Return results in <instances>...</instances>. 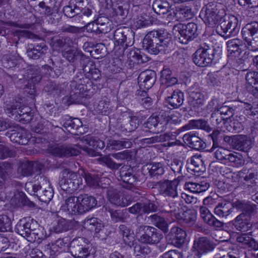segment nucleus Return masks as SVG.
Returning a JSON list of instances; mask_svg holds the SVG:
<instances>
[{
	"instance_id": "nucleus-30",
	"label": "nucleus",
	"mask_w": 258,
	"mask_h": 258,
	"mask_svg": "<svg viewBox=\"0 0 258 258\" xmlns=\"http://www.w3.org/2000/svg\"><path fill=\"white\" fill-rule=\"evenodd\" d=\"M236 241L242 246L250 248L254 251L258 250V242L247 233H241L236 236Z\"/></svg>"
},
{
	"instance_id": "nucleus-34",
	"label": "nucleus",
	"mask_w": 258,
	"mask_h": 258,
	"mask_svg": "<svg viewBox=\"0 0 258 258\" xmlns=\"http://www.w3.org/2000/svg\"><path fill=\"white\" fill-rule=\"evenodd\" d=\"M46 50L47 46L45 43L41 42L33 46L32 47H29L27 50V54L29 58L36 59L44 55Z\"/></svg>"
},
{
	"instance_id": "nucleus-58",
	"label": "nucleus",
	"mask_w": 258,
	"mask_h": 258,
	"mask_svg": "<svg viewBox=\"0 0 258 258\" xmlns=\"http://www.w3.org/2000/svg\"><path fill=\"white\" fill-rule=\"evenodd\" d=\"M69 243L68 237L58 238L54 243H52L50 247V254L51 256L54 255L58 252V249H61Z\"/></svg>"
},
{
	"instance_id": "nucleus-22",
	"label": "nucleus",
	"mask_w": 258,
	"mask_h": 258,
	"mask_svg": "<svg viewBox=\"0 0 258 258\" xmlns=\"http://www.w3.org/2000/svg\"><path fill=\"white\" fill-rule=\"evenodd\" d=\"M130 213L139 215L143 214L155 212L157 211V206L153 203L148 201L147 202H138L127 209Z\"/></svg>"
},
{
	"instance_id": "nucleus-48",
	"label": "nucleus",
	"mask_w": 258,
	"mask_h": 258,
	"mask_svg": "<svg viewBox=\"0 0 258 258\" xmlns=\"http://www.w3.org/2000/svg\"><path fill=\"white\" fill-rule=\"evenodd\" d=\"M171 231L175 233V237L173 242L174 245L178 247H181L184 243L186 234L185 231L178 227L172 228Z\"/></svg>"
},
{
	"instance_id": "nucleus-43",
	"label": "nucleus",
	"mask_w": 258,
	"mask_h": 258,
	"mask_svg": "<svg viewBox=\"0 0 258 258\" xmlns=\"http://www.w3.org/2000/svg\"><path fill=\"white\" fill-rule=\"evenodd\" d=\"M139 120L137 116L127 117L120 125V130L122 132L130 133L134 131L139 125Z\"/></svg>"
},
{
	"instance_id": "nucleus-7",
	"label": "nucleus",
	"mask_w": 258,
	"mask_h": 258,
	"mask_svg": "<svg viewBox=\"0 0 258 258\" xmlns=\"http://www.w3.org/2000/svg\"><path fill=\"white\" fill-rule=\"evenodd\" d=\"M221 7L219 4H209L202 9L200 16L207 25L213 27L224 18L226 12Z\"/></svg>"
},
{
	"instance_id": "nucleus-4",
	"label": "nucleus",
	"mask_w": 258,
	"mask_h": 258,
	"mask_svg": "<svg viewBox=\"0 0 258 258\" xmlns=\"http://www.w3.org/2000/svg\"><path fill=\"white\" fill-rule=\"evenodd\" d=\"M97 204L94 197L81 194L78 197L71 196L66 199L63 207L72 215H82L95 208Z\"/></svg>"
},
{
	"instance_id": "nucleus-51",
	"label": "nucleus",
	"mask_w": 258,
	"mask_h": 258,
	"mask_svg": "<svg viewBox=\"0 0 258 258\" xmlns=\"http://www.w3.org/2000/svg\"><path fill=\"white\" fill-rule=\"evenodd\" d=\"M181 219L187 226H193L197 220V213L195 210L188 209L184 211L181 217Z\"/></svg>"
},
{
	"instance_id": "nucleus-17",
	"label": "nucleus",
	"mask_w": 258,
	"mask_h": 258,
	"mask_svg": "<svg viewBox=\"0 0 258 258\" xmlns=\"http://www.w3.org/2000/svg\"><path fill=\"white\" fill-rule=\"evenodd\" d=\"M37 176V180H39V177L40 178V188L37 192V197L40 201L47 203L53 198V189L50 187L49 182L43 175L39 174Z\"/></svg>"
},
{
	"instance_id": "nucleus-21",
	"label": "nucleus",
	"mask_w": 258,
	"mask_h": 258,
	"mask_svg": "<svg viewBox=\"0 0 258 258\" xmlns=\"http://www.w3.org/2000/svg\"><path fill=\"white\" fill-rule=\"evenodd\" d=\"M156 79V72L147 70L140 74L138 78V84L141 89L149 90L153 86Z\"/></svg>"
},
{
	"instance_id": "nucleus-59",
	"label": "nucleus",
	"mask_w": 258,
	"mask_h": 258,
	"mask_svg": "<svg viewBox=\"0 0 258 258\" xmlns=\"http://www.w3.org/2000/svg\"><path fill=\"white\" fill-rule=\"evenodd\" d=\"M172 170L174 173H177L185 176L187 175V168H183V163L181 160L174 159L170 165Z\"/></svg>"
},
{
	"instance_id": "nucleus-41",
	"label": "nucleus",
	"mask_w": 258,
	"mask_h": 258,
	"mask_svg": "<svg viewBox=\"0 0 258 258\" xmlns=\"http://www.w3.org/2000/svg\"><path fill=\"white\" fill-rule=\"evenodd\" d=\"M236 104L237 103L235 101L229 103L228 104H226V103H224L220 107H217L216 108L226 119H228L232 117L235 113H237Z\"/></svg>"
},
{
	"instance_id": "nucleus-19",
	"label": "nucleus",
	"mask_w": 258,
	"mask_h": 258,
	"mask_svg": "<svg viewBox=\"0 0 258 258\" xmlns=\"http://www.w3.org/2000/svg\"><path fill=\"white\" fill-rule=\"evenodd\" d=\"M232 148L240 152H248L253 147V143L250 137L237 135L232 140Z\"/></svg>"
},
{
	"instance_id": "nucleus-36",
	"label": "nucleus",
	"mask_w": 258,
	"mask_h": 258,
	"mask_svg": "<svg viewBox=\"0 0 258 258\" xmlns=\"http://www.w3.org/2000/svg\"><path fill=\"white\" fill-rule=\"evenodd\" d=\"M2 61L5 68L10 69L17 66L22 59L17 53H14L4 55Z\"/></svg>"
},
{
	"instance_id": "nucleus-53",
	"label": "nucleus",
	"mask_w": 258,
	"mask_h": 258,
	"mask_svg": "<svg viewBox=\"0 0 258 258\" xmlns=\"http://www.w3.org/2000/svg\"><path fill=\"white\" fill-rule=\"evenodd\" d=\"M226 161L230 162L232 166L235 167L242 166L245 163V160L242 155L235 152H230Z\"/></svg>"
},
{
	"instance_id": "nucleus-16",
	"label": "nucleus",
	"mask_w": 258,
	"mask_h": 258,
	"mask_svg": "<svg viewBox=\"0 0 258 258\" xmlns=\"http://www.w3.org/2000/svg\"><path fill=\"white\" fill-rule=\"evenodd\" d=\"M106 192L107 198L112 204L124 207L127 206L131 203L130 199L122 195L119 190L112 187H108Z\"/></svg>"
},
{
	"instance_id": "nucleus-62",
	"label": "nucleus",
	"mask_w": 258,
	"mask_h": 258,
	"mask_svg": "<svg viewBox=\"0 0 258 258\" xmlns=\"http://www.w3.org/2000/svg\"><path fill=\"white\" fill-rule=\"evenodd\" d=\"M111 154L105 155L98 159L101 163L104 164L108 168L112 170H117L121 166V164L115 162L111 158Z\"/></svg>"
},
{
	"instance_id": "nucleus-15",
	"label": "nucleus",
	"mask_w": 258,
	"mask_h": 258,
	"mask_svg": "<svg viewBox=\"0 0 258 258\" xmlns=\"http://www.w3.org/2000/svg\"><path fill=\"white\" fill-rule=\"evenodd\" d=\"M167 120L162 115H152L143 124V127L150 133L158 134L166 128Z\"/></svg>"
},
{
	"instance_id": "nucleus-10",
	"label": "nucleus",
	"mask_w": 258,
	"mask_h": 258,
	"mask_svg": "<svg viewBox=\"0 0 258 258\" xmlns=\"http://www.w3.org/2000/svg\"><path fill=\"white\" fill-rule=\"evenodd\" d=\"M215 57V49L206 43L200 47L192 55L193 62L199 67H204L211 63Z\"/></svg>"
},
{
	"instance_id": "nucleus-5",
	"label": "nucleus",
	"mask_w": 258,
	"mask_h": 258,
	"mask_svg": "<svg viewBox=\"0 0 258 258\" xmlns=\"http://www.w3.org/2000/svg\"><path fill=\"white\" fill-rule=\"evenodd\" d=\"M4 110L9 117L20 122H29L33 116L29 107L22 106V103L16 99L7 101Z\"/></svg>"
},
{
	"instance_id": "nucleus-50",
	"label": "nucleus",
	"mask_w": 258,
	"mask_h": 258,
	"mask_svg": "<svg viewBox=\"0 0 258 258\" xmlns=\"http://www.w3.org/2000/svg\"><path fill=\"white\" fill-rule=\"evenodd\" d=\"M205 100V96L203 94L198 92H192L190 95L189 102L193 107L199 108L203 105Z\"/></svg>"
},
{
	"instance_id": "nucleus-11",
	"label": "nucleus",
	"mask_w": 258,
	"mask_h": 258,
	"mask_svg": "<svg viewBox=\"0 0 258 258\" xmlns=\"http://www.w3.org/2000/svg\"><path fill=\"white\" fill-rule=\"evenodd\" d=\"M63 177L59 181L63 190L72 193L77 190L82 183L81 177L77 173L69 169L63 171Z\"/></svg>"
},
{
	"instance_id": "nucleus-52",
	"label": "nucleus",
	"mask_w": 258,
	"mask_h": 258,
	"mask_svg": "<svg viewBox=\"0 0 258 258\" xmlns=\"http://www.w3.org/2000/svg\"><path fill=\"white\" fill-rule=\"evenodd\" d=\"M114 15L113 18L117 24H121L123 22L128 14V10L123 6H118L114 9Z\"/></svg>"
},
{
	"instance_id": "nucleus-54",
	"label": "nucleus",
	"mask_w": 258,
	"mask_h": 258,
	"mask_svg": "<svg viewBox=\"0 0 258 258\" xmlns=\"http://www.w3.org/2000/svg\"><path fill=\"white\" fill-rule=\"evenodd\" d=\"M98 25L99 28V33H106L112 29V22L105 17H99L97 19Z\"/></svg>"
},
{
	"instance_id": "nucleus-29",
	"label": "nucleus",
	"mask_w": 258,
	"mask_h": 258,
	"mask_svg": "<svg viewBox=\"0 0 258 258\" xmlns=\"http://www.w3.org/2000/svg\"><path fill=\"white\" fill-rule=\"evenodd\" d=\"M169 94L171 95L166 97V102L173 108L181 106L184 101V94L180 90H172Z\"/></svg>"
},
{
	"instance_id": "nucleus-63",
	"label": "nucleus",
	"mask_w": 258,
	"mask_h": 258,
	"mask_svg": "<svg viewBox=\"0 0 258 258\" xmlns=\"http://www.w3.org/2000/svg\"><path fill=\"white\" fill-rule=\"evenodd\" d=\"M119 176L124 185L135 184L137 181L136 177L128 170H121Z\"/></svg>"
},
{
	"instance_id": "nucleus-13",
	"label": "nucleus",
	"mask_w": 258,
	"mask_h": 258,
	"mask_svg": "<svg viewBox=\"0 0 258 258\" xmlns=\"http://www.w3.org/2000/svg\"><path fill=\"white\" fill-rule=\"evenodd\" d=\"M216 243L207 236L195 237L191 248L195 258H201L202 255L212 251Z\"/></svg>"
},
{
	"instance_id": "nucleus-25",
	"label": "nucleus",
	"mask_w": 258,
	"mask_h": 258,
	"mask_svg": "<svg viewBox=\"0 0 258 258\" xmlns=\"http://www.w3.org/2000/svg\"><path fill=\"white\" fill-rule=\"evenodd\" d=\"M246 91L258 98V72L250 71L245 75Z\"/></svg>"
},
{
	"instance_id": "nucleus-26",
	"label": "nucleus",
	"mask_w": 258,
	"mask_h": 258,
	"mask_svg": "<svg viewBox=\"0 0 258 258\" xmlns=\"http://www.w3.org/2000/svg\"><path fill=\"white\" fill-rule=\"evenodd\" d=\"M234 203L223 201L219 203L215 207L214 213L220 219H226L233 211Z\"/></svg>"
},
{
	"instance_id": "nucleus-57",
	"label": "nucleus",
	"mask_w": 258,
	"mask_h": 258,
	"mask_svg": "<svg viewBox=\"0 0 258 258\" xmlns=\"http://www.w3.org/2000/svg\"><path fill=\"white\" fill-rule=\"evenodd\" d=\"M83 96L79 92L76 91L73 88H71L70 95L66 96L63 98V101L64 103H68L70 105L72 103H78L82 100Z\"/></svg>"
},
{
	"instance_id": "nucleus-6",
	"label": "nucleus",
	"mask_w": 258,
	"mask_h": 258,
	"mask_svg": "<svg viewBox=\"0 0 258 258\" xmlns=\"http://www.w3.org/2000/svg\"><path fill=\"white\" fill-rule=\"evenodd\" d=\"M133 36L132 30L128 27H121L114 31V52L117 57L122 56L125 50L133 44Z\"/></svg>"
},
{
	"instance_id": "nucleus-61",
	"label": "nucleus",
	"mask_w": 258,
	"mask_h": 258,
	"mask_svg": "<svg viewBox=\"0 0 258 258\" xmlns=\"http://www.w3.org/2000/svg\"><path fill=\"white\" fill-rule=\"evenodd\" d=\"M81 175L90 187L96 188L99 185V177L97 175L84 172Z\"/></svg>"
},
{
	"instance_id": "nucleus-28",
	"label": "nucleus",
	"mask_w": 258,
	"mask_h": 258,
	"mask_svg": "<svg viewBox=\"0 0 258 258\" xmlns=\"http://www.w3.org/2000/svg\"><path fill=\"white\" fill-rule=\"evenodd\" d=\"M154 11L158 15H167L168 18L172 15L171 6L166 0H155L152 4Z\"/></svg>"
},
{
	"instance_id": "nucleus-20",
	"label": "nucleus",
	"mask_w": 258,
	"mask_h": 258,
	"mask_svg": "<svg viewBox=\"0 0 258 258\" xmlns=\"http://www.w3.org/2000/svg\"><path fill=\"white\" fill-rule=\"evenodd\" d=\"M37 226V222L32 219L23 218L16 225V232L27 240L33 230Z\"/></svg>"
},
{
	"instance_id": "nucleus-47",
	"label": "nucleus",
	"mask_w": 258,
	"mask_h": 258,
	"mask_svg": "<svg viewBox=\"0 0 258 258\" xmlns=\"http://www.w3.org/2000/svg\"><path fill=\"white\" fill-rule=\"evenodd\" d=\"M173 14L174 17L180 19H189L193 16L191 9L185 6L176 7L175 10L173 11Z\"/></svg>"
},
{
	"instance_id": "nucleus-40",
	"label": "nucleus",
	"mask_w": 258,
	"mask_h": 258,
	"mask_svg": "<svg viewBox=\"0 0 258 258\" xmlns=\"http://www.w3.org/2000/svg\"><path fill=\"white\" fill-rule=\"evenodd\" d=\"M151 223L164 233L168 232V224L165 218L158 215L157 214L152 215L149 217Z\"/></svg>"
},
{
	"instance_id": "nucleus-8",
	"label": "nucleus",
	"mask_w": 258,
	"mask_h": 258,
	"mask_svg": "<svg viewBox=\"0 0 258 258\" xmlns=\"http://www.w3.org/2000/svg\"><path fill=\"white\" fill-rule=\"evenodd\" d=\"M139 241L142 243L154 245L160 242L163 235L157 229L149 225H140L136 230Z\"/></svg>"
},
{
	"instance_id": "nucleus-46",
	"label": "nucleus",
	"mask_w": 258,
	"mask_h": 258,
	"mask_svg": "<svg viewBox=\"0 0 258 258\" xmlns=\"http://www.w3.org/2000/svg\"><path fill=\"white\" fill-rule=\"evenodd\" d=\"M118 232L122 236L125 244L131 246V244L133 242L134 236L131 229L126 225L121 224L118 227Z\"/></svg>"
},
{
	"instance_id": "nucleus-45",
	"label": "nucleus",
	"mask_w": 258,
	"mask_h": 258,
	"mask_svg": "<svg viewBox=\"0 0 258 258\" xmlns=\"http://www.w3.org/2000/svg\"><path fill=\"white\" fill-rule=\"evenodd\" d=\"M43 90L47 94L52 95L53 96H58L63 93L64 90L61 85L56 84L52 81H48L44 86Z\"/></svg>"
},
{
	"instance_id": "nucleus-49",
	"label": "nucleus",
	"mask_w": 258,
	"mask_h": 258,
	"mask_svg": "<svg viewBox=\"0 0 258 258\" xmlns=\"http://www.w3.org/2000/svg\"><path fill=\"white\" fill-rule=\"evenodd\" d=\"M38 164L32 161L23 162L19 168V171L22 175L25 176H30L34 170H37Z\"/></svg>"
},
{
	"instance_id": "nucleus-64",
	"label": "nucleus",
	"mask_w": 258,
	"mask_h": 258,
	"mask_svg": "<svg viewBox=\"0 0 258 258\" xmlns=\"http://www.w3.org/2000/svg\"><path fill=\"white\" fill-rule=\"evenodd\" d=\"M106 49L103 44L98 43L93 46L92 49L90 50V53L95 58L99 59L105 55Z\"/></svg>"
},
{
	"instance_id": "nucleus-3",
	"label": "nucleus",
	"mask_w": 258,
	"mask_h": 258,
	"mask_svg": "<svg viewBox=\"0 0 258 258\" xmlns=\"http://www.w3.org/2000/svg\"><path fill=\"white\" fill-rule=\"evenodd\" d=\"M234 207L241 213L233 221V226L238 231H247L252 226V217L257 212L256 206L249 201H236Z\"/></svg>"
},
{
	"instance_id": "nucleus-37",
	"label": "nucleus",
	"mask_w": 258,
	"mask_h": 258,
	"mask_svg": "<svg viewBox=\"0 0 258 258\" xmlns=\"http://www.w3.org/2000/svg\"><path fill=\"white\" fill-rule=\"evenodd\" d=\"M187 171L190 169L195 174L196 173L203 172L206 170L205 165L201 155H194L190 159V165L187 167Z\"/></svg>"
},
{
	"instance_id": "nucleus-1",
	"label": "nucleus",
	"mask_w": 258,
	"mask_h": 258,
	"mask_svg": "<svg viewBox=\"0 0 258 258\" xmlns=\"http://www.w3.org/2000/svg\"><path fill=\"white\" fill-rule=\"evenodd\" d=\"M241 34L246 44L238 38L231 39L226 42L229 59H235L239 64L243 63V59L239 57L242 52L247 49L252 51L258 50V22L246 24L242 28Z\"/></svg>"
},
{
	"instance_id": "nucleus-18",
	"label": "nucleus",
	"mask_w": 258,
	"mask_h": 258,
	"mask_svg": "<svg viewBox=\"0 0 258 258\" xmlns=\"http://www.w3.org/2000/svg\"><path fill=\"white\" fill-rule=\"evenodd\" d=\"M75 146L61 145L51 147L48 149V152L52 155L59 157L77 156L80 153V151Z\"/></svg>"
},
{
	"instance_id": "nucleus-33",
	"label": "nucleus",
	"mask_w": 258,
	"mask_h": 258,
	"mask_svg": "<svg viewBox=\"0 0 258 258\" xmlns=\"http://www.w3.org/2000/svg\"><path fill=\"white\" fill-rule=\"evenodd\" d=\"M133 143L127 139H122L119 140H110L107 144L106 148L111 150H120L125 148L132 147Z\"/></svg>"
},
{
	"instance_id": "nucleus-14",
	"label": "nucleus",
	"mask_w": 258,
	"mask_h": 258,
	"mask_svg": "<svg viewBox=\"0 0 258 258\" xmlns=\"http://www.w3.org/2000/svg\"><path fill=\"white\" fill-rule=\"evenodd\" d=\"M179 181L180 180L177 178L173 180L167 179L163 181L158 182L160 195L166 198L169 201L172 199L177 201L179 199L177 186Z\"/></svg>"
},
{
	"instance_id": "nucleus-9",
	"label": "nucleus",
	"mask_w": 258,
	"mask_h": 258,
	"mask_svg": "<svg viewBox=\"0 0 258 258\" xmlns=\"http://www.w3.org/2000/svg\"><path fill=\"white\" fill-rule=\"evenodd\" d=\"M173 30L179 41L182 44H187L198 35V25L195 23H178L174 26Z\"/></svg>"
},
{
	"instance_id": "nucleus-38",
	"label": "nucleus",
	"mask_w": 258,
	"mask_h": 258,
	"mask_svg": "<svg viewBox=\"0 0 258 258\" xmlns=\"http://www.w3.org/2000/svg\"><path fill=\"white\" fill-rule=\"evenodd\" d=\"M83 123L81 120L78 118H73L67 116L64 119L63 126L69 132L71 133L73 131L76 130L80 134H82V132L80 131L82 127Z\"/></svg>"
},
{
	"instance_id": "nucleus-35",
	"label": "nucleus",
	"mask_w": 258,
	"mask_h": 258,
	"mask_svg": "<svg viewBox=\"0 0 258 258\" xmlns=\"http://www.w3.org/2000/svg\"><path fill=\"white\" fill-rule=\"evenodd\" d=\"M50 45L53 49L58 50L61 48H66L71 45L72 39L67 37L56 36L52 37L50 40Z\"/></svg>"
},
{
	"instance_id": "nucleus-32",
	"label": "nucleus",
	"mask_w": 258,
	"mask_h": 258,
	"mask_svg": "<svg viewBox=\"0 0 258 258\" xmlns=\"http://www.w3.org/2000/svg\"><path fill=\"white\" fill-rule=\"evenodd\" d=\"M12 132L9 136L12 142L23 145L27 144L29 137L24 130L20 128L19 131H13Z\"/></svg>"
},
{
	"instance_id": "nucleus-60",
	"label": "nucleus",
	"mask_w": 258,
	"mask_h": 258,
	"mask_svg": "<svg viewBox=\"0 0 258 258\" xmlns=\"http://www.w3.org/2000/svg\"><path fill=\"white\" fill-rule=\"evenodd\" d=\"M151 167H148L149 173L152 177H157L164 174L165 172L163 165L160 163H155L150 165Z\"/></svg>"
},
{
	"instance_id": "nucleus-31",
	"label": "nucleus",
	"mask_w": 258,
	"mask_h": 258,
	"mask_svg": "<svg viewBox=\"0 0 258 258\" xmlns=\"http://www.w3.org/2000/svg\"><path fill=\"white\" fill-rule=\"evenodd\" d=\"M192 129H202L208 132L212 130L207 121L202 120H191L188 123L181 127L182 131H187Z\"/></svg>"
},
{
	"instance_id": "nucleus-42",
	"label": "nucleus",
	"mask_w": 258,
	"mask_h": 258,
	"mask_svg": "<svg viewBox=\"0 0 258 258\" xmlns=\"http://www.w3.org/2000/svg\"><path fill=\"white\" fill-rule=\"evenodd\" d=\"M209 184L205 181L188 182L184 184L185 188L191 192L200 193L205 191L209 187Z\"/></svg>"
},
{
	"instance_id": "nucleus-23",
	"label": "nucleus",
	"mask_w": 258,
	"mask_h": 258,
	"mask_svg": "<svg viewBox=\"0 0 258 258\" xmlns=\"http://www.w3.org/2000/svg\"><path fill=\"white\" fill-rule=\"evenodd\" d=\"M87 4V0H71L69 5L63 7V12L67 17L72 18L79 14Z\"/></svg>"
},
{
	"instance_id": "nucleus-55",
	"label": "nucleus",
	"mask_w": 258,
	"mask_h": 258,
	"mask_svg": "<svg viewBox=\"0 0 258 258\" xmlns=\"http://www.w3.org/2000/svg\"><path fill=\"white\" fill-rule=\"evenodd\" d=\"M83 139L87 144L93 147L94 148L102 149L105 147L104 142L97 137L87 135L84 137Z\"/></svg>"
},
{
	"instance_id": "nucleus-56",
	"label": "nucleus",
	"mask_w": 258,
	"mask_h": 258,
	"mask_svg": "<svg viewBox=\"0 0 258 258\" xmlns=\"http://www.w3.org/2000/svg\"><path fill=\"white\" fill-rule=\"evenodd\" d=\"M42 77L40 75H33L29 79L28 84L26 85V90L30 95H33L36 92V85L41 80Z\"/></svg>"
},
{
	"instance_id": "nucleus-39",
	"label": "nucleus",
	"mask_w": 258,
	"mask_h": 258,
	"mask_svg": "<svg viewBox=\"0 0 258 258\" xmlns=\"http://www.w3.org/2000/svg\"><path fill=\"white\" fill-rule=\"evenodd\" d=\"M83 227L90 231H94L96 233H99L103 227L101 220L95 217L87 218L82 223Z\"/></svg>"
},
{
	"instance_id": "nucleus-24",
	"label": "nucleus",
	"mask_w": 258,
	"mask_h": 258,
	"mask_svg": "<svg viewBox=\"0 0 258 258\" xmlns=\"http://www.w3.org/2000/svg\"><path fill=\"white\" fill-rule=\"evenodd\" d=\"M128 66L130 68L136 64H140L149 61V58L146 54H142L138 49H129L126 52Z\"/></svg>"
},
{
	"instance_id": "nucleus-44",
	"label": "nucleus",
	"mask_w": 258,
	"mask_h": 258,
	"mask_svg": "<svg viewBox=\"0 0 258 258\" xmlns=\"http://www.w3.org/2000/svg\"><path fill=\"white\" fill-rule=\"evenodd\" d=\"M47 237L46 232L43 228H35L34 227L30 236L28 238V241L31 243H40L41 241L45 239Z\"/></svg>"
},
{
	"instance_id": "nucleus-2",
	"label": "nucleus",
	"mask_w": 258,
	"mask_h": 258,
	"mask_svg": "<svg viewBox=\"0 0 258 258\" xmlns=\"http://www.w3.org/2000/svg\"><path fill=\"white\" fill-rule=\"evenodd\" d=\"M172 45V35L165 30L151 31L143 40V48L153 54L168 52Z\"/></svg>"
},
{
	"instance_id": "nucleus-27",
	"label": "nucleus",
	"mask_w": 258,
	"mask_h": 258,
	"mask_svg": "<svg viewBox=\"0 0 258 258\" xmlns=\"http://www.w3.org/2000/svg\"><path fill=\"white\" fill-rule=\"evenodd\" d=\"M183 140L188 146L196 150H204L205 143L198 136L193 134H186L183 136Z\"/></svg>"
},
{
	"instance_id": "nucleus-12",
	"label": "nucleus",
	"mask_w": 258,
	"mask_h": 258,
	"mask_svg": "<svg viewBox=\"0 0 258 258\" xmlns=\"http://www.w3.org/2000/svg\"><path fill=\"white\" fill-rule=\"evenodd\" d=\"M237 25V18L233 15H227L225 13V16L220 21L217 30L221 36L226 38L230 37L235 36L238 32Z\"/></svg>"
}]
</instances>
